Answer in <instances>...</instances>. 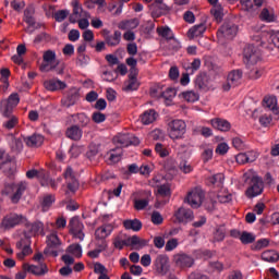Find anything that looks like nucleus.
Masks as SVG:
<instances>
[{
    "label": "nucleus",
    "mask_w": 279,
    "mask_h": 279,
    "mask_svg": "<svg viewBox=\"0 0 279 279\" xmlns=\"http://www.w3.org/2000/svg\"><path fill=\"white\" fill-rule=\"evenodd\" d=\"M43 171L44 170H36V169H32L28 170L26 172V178H28V180H34V178H37V180H39V178H43Z\"/></svg>",
    "instance_id": "bf43d9fd"
},
{
    "label": "nucleus",
    "mask_w": 279,
    "mask_h": 279,
    "mask_svg": "<svg viewBox=\"0 0 279 279\" xmlns=\"http://www.w3.org/2000/svg\"><path fill=\"white\" fill-rule=\"evenodd\" d=\"M173 259L177 267L180 269H190V267L195 265V258L184 252L175 254Z\"/></svg>",
    "instance_id": "1a4fd4ad"
},
{
    "label": "nucleus",
    "mask_w": 279,
    "mask_h": 279,
    "mask_svg": "<svg viewBox=\"0 0 279 279\" xmlns=\"http://www.w3.org/2000/svg\"><path fill=\"white\" fill-rule=\"evenodd\" d=\"M84 223L80 221V216H74L71 219V234L73 239H78L80 241H84Z\"/></svg>",
    "instance_id": "f8f14e48"
},
{
    "label": "nucleus",
    "mask_w": 279,
    "mask_h": 279,
    "mask_svg": "<svg viewBox=\"0 0 279 279\" xmlns=\"http://www.w3.org/2000/svg\"><path fill=\"white\" fill-rule=\"evenodd\" d=\"M102 80L105 82H114V80H117V73L116 72H108V71H105L102 73Z\"/></svg>",
    "instance_id": "338daca9"
},
{
    "label": "nucleus",
    "mask_w": 279,
    "mask_h": 279,
    "mask_svg": "<svg viewBox=\"0 0 279 279\" xmlns=\"http://www.w3.org/2000/svg\"><path fill=\"white\" fill-rule=\"evenodd\" d=\"M265 190V185L263 183V178L258 175H253L250 181V186L247 187L245 195L248 199H253V197H258V195H263V191Z\"/></svg>",
    "instance_id": "7ed1b4c3"
},
{
    "label": "nucleus",
    "mask_w": 279,
    "mask_h": 279,
    "mask_svg": "<svg viewBox=\"0 0 279 279\" xmlns=\"http://www.w3.org/2000/svg\"><path fill=\"white\" fill-rule=\"evenodd\" d=\"M204 190L199 187L193 189L191 192H189L185 202L192 207V208H199L202 206V203L204 202Z\"/></svg>",
    "instance_id": "20e7f679"
},
{
    "label": "nucleus",
    "mask_w": 279,
    "mask_h": 279,
    "mask_svg": "<svg viewBox=\"0 0 279 279\" xmlns=\"http://www.w3.org/2000/svg\"><path fill=\"white\" fill-rule=\"evenodd\" d=\"M208 186H221L223 184V173H217L207 178Z\"/></svg>",
    "instance_id": "c9c22d12"
},
{
    "label": "nucleus",
    "mask_w": 279,
    "mask_h": 279,
    "mask_svg": "<svg viewBox=\"0 0 279 279\" xmlns=\"http://www.w3.org/2000/svg\"><path fill=\"white\" fill-rule=\"evenodd\" d=\"M264 108H268L274 114H279L278 100L274 96L264 98Z\"/></svg>",
    "instance_id": "cd10ccee"
},
{
    "label": "nucleus",
    "mask_w": 279,
    "mask_h": 279,
    "mask_svg": "<svg viewBox=\"0 0 279 279\" xmlns=\"http://www.w3.org/2000/svg\"><path fill=\"white\" fill-rule=\"evenodd\" d=\"M82 138V130L78 126L71 128V141H80Z\"/></svg>",
    "instance_id": "5fc2aeb1"
},
{
    "label": "nucleus",
    "mask_w": 279,
    "mask_h": 279,
    "mask_svg": "<svg viewBox=\"0 0 279 279\" xmlns=\"http://www.w3.org/2000/svg\"><path fill=\"white\" fill-rule=\"evenodd\" d=\"M60 245V239L58 238V234L52 233L48 236V248L53 250Z\"/></svg>",
    "instance_id": "a18cd8bd"
},
{
    "label": "nucleus",
    "mask_w": 279,
    "mask_h": 279,
    "mask_svg": "<svg viewBox=\"0 0 279 279\" xmlns=\"http://www.w3.org/2000/svg\"><path fill=\"white\" fill-rule=\"evenodd\" d=\"M243 71L232 70L227 76V83L222 85L223 90L228 92L230 88H236L241 84Z\"/></svg>",
    "instance_id": "0eeeda50"
},
{
    "label": "nucleus",
    "mask_w": 279,
    "mask_h": 279,
    "mask_svg": "<svg viewBox=\"0 0 279 279\" xmlns=\"http://www.w3.org/2000/svg\"><path fill=\"white\" fill-rule=\"evenodd\" d=\"M229 149H230V146H228V144L220 143L216 147V154H218L219 156H226Z\"/></svg>",
    "instance_id": "13d9d810"
},
{
    "label": "nucleus",
    "mask_w": 279,
    "mask_h": 279,
    "mask_svg": "<svg viewBox=\"0 0 279 279\" xmlns=\"http://www.w3.org/2000/svg\"><path fill=\"white\" fill-rule=\"evenodd\" d=\"M245 64H256L260 60V52L254 45H247L243 51Z\"/></svg>",
    "instance_id": "9b49d317"
},
{
    "label": "nucleus",
    "mask_w": 279,
    "mask_h": 279,
    "mask_svg": "<svg viewBox=\"0 0 279 279\" xmlns=\"http://www.w3.org/2000/svg\"><path fill=\"white\" fill-rule=\"evenodd\" d=\"M259 19L266 23H274V21H276V15L269 12L268 9H263Z\"/></svg>",
    "instance_id": "a19ab883"
},
{
    "label": "nucleus",
    "mask_w": 279,
    "mask_h": 279,
    "mask_svg": "<svg viewBox=\"0 0 279 279\" xmlns=\"http://www.w3.org/2000/svg\"><path fill=\"white\" fill-rule=\"evenodd\" d=\"M92 121H94V123H104V121H106V116L99 111H95L92 114Z\"/></svg>",
    "instance_id": "e2e57ef3"
},
{
    "label": "nucleus",
    "mask_w": 279,
    "mask_h": 279,
    "mask_svg": "<svg viewBox=\"0 0 279 279\" xmlns=\"http://www.w3.org/2000/svg\"><path fill=\"white\" fill-rule=\"evenodd\" d=\"M157 33L166 40H173V31L169 26L157 28Z\"/></svg>",
    "instance_id": "ea45409f"
},
{
    "label": "nucleus",
    "mask_w": 279,
    "mask_h": 279,
    "mask_svg": "<svg viewBox=\"0 0 279 279\" xmlns=\"http://www.w3.org/2000/svg\"><path fill=\"white\" fill-rule=\"evenodd\" d=\"M262 258H263L266 263H278L279 255H278V253H276L275 251H265V252L262 254Z\"/></svg>",
    "instance_id": "58836bf2"
},
{
    "label": "nucleus",
    "mask_w": 279,
    "mask_h": 279,
    "mask_svg": "<svg viewBox=\"0 0 279 279\" xmlns=\"http://www.w3.org/2000/svg\"><path fill=\"white\" fill-rule=\"evenodd\" d=\"M113 141L114 143L120 145V147H130V145H141V140H138V137L130 133L118 134L113 138Z\"/></svg>",
    "instance_id": "9d476101"
},
{
    "label": "nucleus",
    "mask_w": 279,
    "mask_h": 279,
    "mask_svg": "<svg viewBox=\"0 0 279 279\" xmlns=\"http://www.w3.org/2000/svg\"><path fill=\"white\" fill-rule=\"evenodd\" d=\"M210 123L215 130H219L220 132H230V128H232V124L228 120L221 118L211 119Z\"/></svg>",
    "instance_id": "aec40b11"
},
{
    "label": "nucleus",
    "mask_w": 279,
    "mask_h": 279,
    "mask_svg": "<svg viewBox=\"0 0 279 279\" xmlns=\"http://www.w3.org/2000/svg\"><path fill=\"white\" fill-rule=\"evenodd\" d=\"M206 33V24L201 23L198 25H194L193 27H191L187 32V37L193 39V38H199L202 36H204V34Z\"/></svg>",
    "instance_id": "5701e85b"
},
{
    "label": "nucleus",
    "mask_w": 279,
    "mask_h": 279,
    "mask_svg": "<svg viewBox=\"0 0 279 279\" xmlns=\"http://www.w3.org/2000/svg\"><path fill=\"white\" fill-rule=\"evenodd\" d=\"M269 245L268 239H260L256 242L255 245L252 246V250H255L256 252L263 250L264 247H267Z\"/></svg>",
    "instance_id": "603ef678"
},
{
    "label": "nucleus",
    "mask_w": 279,
    "mask_h": 279,
    "mask_svg": "<svg viewBox=\"0 0 279 279\" xmlns=\"http://www.w3.org/2000/svg\"><path fill=\"white\" fill-rule=\"evenodd\" d=\"M223 239H226V228L218 227L214 232V241H217L219 243L223 241Z\"/></svg>",
    "instance_id": "49530a36"
},
{
    "label": "nucleus",
    "mask_w": 279,
    "mask_h": 279,
    "mask_svg": "<svg viewBox=\"0 0 279 279\" xmlns=\"http://www.w3.org/2000/svg\"><path fill=\"white\" fill-rule=\"evenodd\" d=\"M121 156H123V148L117 147L109 151V161L117 163L121 161Z\"/></svg>",
    "instance_id": "f704fd0d"
},
{
    "label": "nucleus",
    "mask_w": 279,
    "mask_h": 279,
    "mask_svg": "<svg viewBox=\"0 0 279 279\" xmlns=\"http://www.w3.org/2000/svg\"><path fill=\"white\" fill-rule=\"evenodd\" d=\"M210 12L216 21H221L223 19V8L221 4L214 5Z\"/></svg>",
    "instance_id": "79ce46f5"
},
{
    "label": "nucleus",
    "mask_w": 279,
    "mask_h": 279,
    "mask_svg": "<svg viewBox=\"0 0 279 279\" xmlns=\"http://www.w3.org/2000/svg\"><path fill=\"white\" fill-rule=\"evenodd\" d=\"M88 19H90V16H83L78 21H76V23H78L80 29H87V27L90 25Z\"/></svg>",
    "instance_id": "69168bd1"
},
{
    "label": "nucleus",
    "mask_w": 279,
    "mask_h": 279,
    "mask_svg": "<svg viewBox=\"0 0 279 279\" xmlns=\"http://www.w3.org/2000/svg\"><path fill=\"white\" fill-rule=\"evenodd\" d=\"M177 95L178 90H175L173 87H168L165 92L161 93V97H163L166 101H172Z\"/></svg>",
    "instance_id": "37998d69"
},
{
    "label": "nucleus",
    "mask_w": 279,
    "mask_h": 279,
    "mask_svg": "<svg viewBox=\"0 0 279 279\" xmlns=\"http://www.w3.org/2000/svg\"><path fill=\"white\" fill-rule=\"evenodd\" d=\"M123 226L125 230H133V232H140L143 229V222L138 219L124 220Z\"/></svg>",
    "instance_id": "c756f323"
},
{
    "label": "nucleus",
    "mask_w": 279,
    "mask_h": 279,
    "mask_svg": "<svg viewBox=\"0 0 279 279\" xmlns=\"http://www.w3.org/2000/svg\"><path fill=\"white\" fill-rule=\"evenodd\" d=\"M44 86L46 88V90H62L64 88H66V84L62 81H53V80H50V81H46L44 82Z\"/></svg>",
    "instance_id": "a878e982"
},
{
    "label": "nucleus",
    "mask_w": 279,
    "mask_h": 279,
    "mask_svg": "<svg viewBox=\"0 0 279 279\" xmlns=\"http://www.w3.org/2000/svg\"><path fill=\"white\" fill-rule=\"evenodd\" d=\"M149 206V199L142 198V199H135L134 201V208L135 210H145L146 207Z\"/></svg>",
    "instance_id": "de8ad7c7"
},
{
    "label": "nucleus",
    "mask_w": 279,
    "mask_h": 279,
    "mask_svg": "<svg viewBox=\"0 0 279 279\" xmlns=\"http://www.w3.org/2000/svg\"><path fill=\"white\" fill-rule=\"evenodd\" d=\"M38 181L40 182L41 186H51V189L57 187L56 180L51 179L49 174L45 172V170L41 171V178H39Z\"/></svg>",
    "instance_id": "72a5a7b5"
},
{
    "label": "nucleus",
    "mask_w": 279,
    "mask_h": 279,
    "mask_svg": "<svg viewBox=\"0 0 279 279\" xmlns=\"http://www.w3.org/2000/svg\"><path fill=\"white\" fill-rule=\"evenodd\" d=\"M239 32V26L234 23L228 22L225 23L219 29H218V36H223L228 40H232L234 36H236Z\"/></svg>",
    "instance_id": "ddd939ff"
},
{
    "label": "nucleus",
    "mask_w": 279,
    "mask_h": 279,
    "mask_svg": "<svg viewBox=\"0 0 279 279\" xmlns=\"http://www.w3.org/2000/svg\"><path fill=\"white\" fill-rule=\"evenodd\" d=\"M99 154V148L97 146H90L86 156L89 160H95V157Z\"/></svg>",
    "instance_id": "774afa93"
},
{
    "label": "nucleus",
    "mask_w": 279,
    "mask_h": 279,
    "mask_svg": "<svg viewBox=\"0 0 279 279\" xmlns=\"http://www.w3.org/2000/svg\"><path fill=\"white\" fill-rule=\"evenodd\" d=\"M168 132L172 141L182 138L186 134V122L183 120H172L168 123Z\"/></svg>",
    "instance_id": "f03ea898"
},
{
    "label": "nucleus",
    "mask_w": 279,
    "mask_h": 279,
    "mask_svg": "<svg viewBox=\"0 0 279 279\" xmlns=\"http://www.w3.org/2000/svg\"><path fill=\"white\" fill-rule=\"evenodd\" d=\"M240 241L242 245H250L256 241V235L254 233H250L247 231H243L240 235Z\"/></svg>",
    "instance_id": "4c0bfd02"
},
{
    "label": "nucleus",
    "mask_w": 279,
    "mask_h": 279,
    "mask_svg": "<svg viewBox=\"0 0 279 279\" xmlns=\"http://www.w3.org/2000/svg\"><path fill=\"white\" fill-rule=\"evenodd\" d=\"M106 43L109 47H117L121 43L120 31H114L113 35H108L106 37Z\"/></svg>",
    "instance_id": "473e14b6"
},
{
    "label": "nucleus",
    "mask_w": 279,
    "mask_h": 279,
    "mask_svg": "<svg viewBox=\"0 0 279 279\" xmlns=\"http://www.w3.org/2000/svg\"><path fill=\"white\" fill-rule=\"evenodd\" d=\"M178 245H179L178 239L172 238L167 241L165 250H166V252H173V250H175L178 247Z\"/></svg>",
    "instance_id": "864d4df0"
},
{
    "label": "nucleus",
    "mask_w": 279,
    "mask_h": 279,
    "mask_svg": "<svg viewBox=\"0 0 279 279\" xmlns=\"http://www.w3.org/2000/svg\"><path fill=\"white\" fill-rule=\"evenodd\" d=\"M138 86H141V84H138L136 76L131 75L128 83H125L123 90L125 93H131L132 90H138Z\"/></svg>",
    "instance_id": "2f4dec72"
},
{
    "label": "nucleus",
    "mask_w": 279,
    "mask_h": 279,
    "mask_svg": "<svg viewBox=\"0 0 279 279\" xmlns=\"http://www.w3.org/2000/svg\"><path fill=\"white\" fill-rule=\"evenodd\" d=\"M155 151L160 156V158H167V156H169V150H167L160 143L155 145Z\"/></svg>",
    "instance_id": "3c124183"
},
{
    "label": "nucleus",
    "mask_w": 279,
    "mask_h": 279,
    "mask_svg": "<svg viewBox=\"0 0 279 279\" xmlns=\"http://www.w3.org/2000/svg\"><path fill=\"white\" fill-rule=\"evenodd\" d=\"M179 169L183 173H191L193 171V166H191L189 161L183 160L179 163Z\"/></svg>",
    "instance_id": "680f3d73"
},
{
    "label": "nucleus",
    "mask_w": 279,
    "mask_h": 279,
    "mask_svg": "<svg viewBox=\"0 0 279 279\" xmlns=\"http://www.w3.org/2000/svg\"><path fill=\"white\" fill-rule=\"evenodd\" d=\"M88 62H90V57L86 56L85 53L78 54L77 64L80 66H86V64H88Z\"/></svg>",
    "instance_id": "0e129e2a"
},
{
    "label": "nucleus",
    "mask_w": 279,
    "mask_h": 279,
    "mask_svg": "<svg viewBox=\"0 0 279 279\" xmlns=\"http://www.w3.org/2000/svg\"><path fill=\"white\" fill-rule=\"evenodd\" d=\"M179 97H182V99H184L189 104H195V101L199 100V94L193 90L182 92L181 94H179Z\"/></svg>",
    "instance_id": "7c9ffc66"
},
{
    "label": "nucleus",
    "mask_w": 279,
    "mask_h": 279,
    "mask_svg": "<svg viewBox=\"0 0 279 279\" xmlns=\"http://www.w3.org/2000/svg\"><path fill=\"white\" fill-rule=\"evenodd\" d=\"M268 43V45L262 44V47H264V49H267L268 51H274V47L279 49V31L269 34Z\"/></svg>",
    "instance_id": "b1692460"
},
{
    "label": "nucleus",
    "mask_w": 279,
    "mask_h": 279,
    "mask_svg": "<svg viewBox=\"0 0 279 279\" xmlns=\"http://www.w3.org/2000/svg\"><path fill=\"white\" fill-rule=\"evenodd\" d=\"M112 230H114V227H112V225H102L101 227L96 229L95 236L96 239L104 241L105 239H108L110 234H112Z\"/></svg>",
    "instance_id": "412c9836"
},
{
    "label": "nucleus",
    "mask_w": 279,
    "mask_h": 279,
    "mask_svg": "<svg viewBox=\"0 0 279 279\" xmlns=\"http://www.w3.org/2000/svg\"><path fill=\"white\" fill-rule=\"evenodd\" d=\"M71 255L75 258H82V245L78 243L71 244Z\"/></svg>",
    "instance_id": "8fccbe9b"
},
{
    "label": "nucleus",
    "mask_w": 279,
    "mask_h": 279,
    "mask_svg": "<svg viewBox=\"0 0 279 279\" xmlns=\"http://www.w3.org/2000/svg\"><path fill=\"white\" fill-rule=\"evenodd\" d=\"M174 217L179 223H184L186 221H192L193 219V210L186 209L184 207H180L175 214Z\"/></svg>",
    "instance_id": "6ab92c4d"
},
{
    "label": "nucleus",
    "mask_w": 279,
    "mask_h": 279,
    "mask_svg": "<svg viewBox=\"0 0 279 279\" xmlns=\"http://www.w3.org/2000/svg\"><path fill=\"white\" fill-rule=\"evenodd\" d=\"M23 269L24 271H28V274H33V276H45V274H48L49 271L46 264H40L38 266L24 264Z\"/></svg>",
    "instance_id": "a211bd4d"
},
{
    "label": "nucleus",
    "mask_w": 279,
    "mask_h": 279,
    "mask_svg": "<svg viewBox=\"0 0 279 279\" xmlns=\"http://www.w3.org/2000/svg\"><path fill=\"white\" fill-rule=\"evenodd\" d=\"M34 14H36V9L34 5H28L24 10V21L27 23L28 27H34V25H36V19H34Z\"/></svg>",
    "instance_id": "393cba45"
},
{
    "label": "nucleus",
    "mask_w": 279,
    "mask_h": 279,
    "mask_svg": "<svg viewBox=\"0 0 279 279\" xmlns=\"http://www.w3.org/2000/svg\"><path fill=\"white\" fill-rule=\"evenodd\" d=\"M84 16H90V13H88V11H84L82 4H80L77 0L72 1L71 23H77V21Z\"/></svg>",
    "instance_id": "2eb2a0df"
},
{
    "label": "nucleus",
    "mask_w": 279,
    "mask_h": 279,
    "mask_svg": "<svg viewBox=\"0 0 279 279\" xmlns=\"http://www.w3.org/2000/svg\"><path fill=\"white\" fill-rule=\"evenodd\" d=\"M113 245L117 250H123L125 245H138L140 247H145V245H147V241L141 240L137 235H133L128 240H121L118 238L114 240Z\"/></svg>",
    "instance_id": "423d86ee"
},
{
    "label": "nucleus",
    "mask_w": 279,
    "mask_h": 279,
    "mask_svg": "<svg viewBox=\"0 0 279 279\" xmlns=\"http://www.w3.org/2000/svg\"><path fill=\"white\" fill-rule=\"evenodd\" d=\"M21 221H22L21 216L16 215V214H11L9 216H5L2 219L0 228H2V230H10L11 228H14V226H19V223H21Z\"/></svg>",
    "instance_id": "f3484780"
},
{
    "label": "nucleus",
    "mask_w": 279,
    "mask_h": 279,
    "mask_svg": "<svg viewBox=\"0 0 279 279\" xmlns=\"http://www.w3.org/2000/svg\"><path fill=\"white\" fill-rule=\"evenodd\" d=\"M158 113L156 112V110L149 109L142 114L141 121L143 125H150V123H154V121H156Z\"/></svg>",
    "instance_id": "bb28decb"
},
{
    "label": "nucleus",
    "mask_w": 279,
    "mask_h": 279,
    "mask_svg": "<svg viewBox=\"0 0 279 279\" xmlns=\"http://www.w3.org/2000/svg\"><path fill=\"white\" fill-rule=\"evenodd\" d=\"M65 65L61 63L60 60L56 57V51L46 50L43 54V62L39 65V71L41 73H51L53 71L57 75L64 74Z\"/></svg>",
    "instance_id": "f257e3e1"
},
{
    "label": "nucleus",
    "mask_w": 279,
    "mask_h": 279,
    "mask_svg": "<svg viewBox=\"0 0 279 279\" xmlns=\"http://www.w3.org/2000/svg\"><path fill=\"white\" fill-rule=\"evenodd\" d=\"M163 0H155L151 4H149V10L153 19H160V16L165 14H169L171 8L167 5Z\"/></svg>",
    "instance_id": "39448f33"
},
{
    "label": "nucleus",
    "mask_w": 279,
    "mask_h": 279,
    "mask_svg": "<svg viewBox=\"0 0 279 279\" xmlns=\"http://www.w3.org/2000/svg\"><path fill=\"white\" fill-rule=\"evenodd\" d=\"M24 143H26L27 147H40L45 143V137L40 134H33L24 137Z\"/></svg>",
    "instance_id": "4be33fe9"
},
{
    "label": "nucleus",
    "mask_w": 279,
    "mask_h": 279,
    "mask_svg": "<svg viewBox=\"0 0 279 279\" xmlns=\"http://www.w3.org/2000/svg\"><path fill=\"white\" fill-rule=\"evenodd\" d=\"M56 202V195L53 194H47L41 199V208L45 211H47L48 208H51L53 203Z\"/></svg>",
    "instance_id": "e433bc0d"
},
{
    "label": "nucleus",
    "mask_w": 279,
    "mask_h": 279,
    "mask_svg": "<svg viewBox=\"0 0 279 279\" xmlns=\"http://www.w3.org/2000/svg\"><path fill=\"white\" fill-rule=\"evenodd\" d=\"M158 195L161 197H171V185L162 184L157 187Z\"/></svg>",
    "instance_id": "c03bdc74"
},
{
    "label": "nucleus",
    "mask_w": 279,
    "mask_h": 279,
    "mask_svg": "<svg viewBox=\"0 0 279 279\" xmlns=\"http://www.w3.org/2000/svg\"><path fill=\"white\" fill-rule=\"evenodd\" d=\"M271 121H274L271 114L265 113L259 118V123L260 125H263V128H267L268 125H270Z\"/></svg>",
    "instance_id": "052dcab7"
},
{
    "label": "nucleus",
    "mask_w": 279,
    "mask_h": 279,
    "mask_svg": "<svg viewBox=\"0 0 279 279\" xmlns=\"http://www.w3.org/2000/svg\"><path fill=\"white\" fill-rule=\"evenodd\" d=\"M201 66H202V60L199 58H196L191 62V66L187 68V71L189 73H191V75H193L195 71H199Z\"/></svg>",
    "instance_id": "09e8293b"
},
{
    "label": "nucleus",
    "mask_w": 279,
    "mask_h": 279,
    "mask_svg": "<svg viewBox=\"0 0 279 279\" xmlns=\"http://www.w3.org/2000/svg\"><path fill=\"white\" fill-rule=\"evenodd\" d=\"M21 98L19 94L14 93L9 96L7 100L1 101L2 112L4 117H10L12 114V110L19 106Z\"/></svg>",
    "instance_id": "6e6552de"
},
{
    "label": "nucleus",
    "mask_w": 279,
    "mask_h": 279,
    "mask_svg": "<svg viewBox=\"0 0 279 279\" xmlns=\"http://www.w3.org/2000/svg\"><path fill=\"white\" fill-rule=\"evenodd\" d=\"M69 16V11L66 10H59L54 13L53 17L58 23H62Z\"/></svg>",
    "instance_id": "6e6d98bb"
},
{
    "label": "nucleus",
    "mask_w": 279,
    "mask_h": 279,
    "mask_svg": "<svg viewBox=\"0 0 279 279\" xmlns=\"http://www.w3.org/2000/svg\"><path fill=\"white\" fill-rule=\"evenodd\" d=\"M25 191H27V182L23 181V182L17 184V190L12 195L11 202L13 204H19V202H20L21 197L23 196V193H25Z\"/></svg>",
    "instance_id": "c85d7f7f"
},
{
    "label": "nucleus",
    "mask_w": 279,
    "mask_h": 279,
    "mask_svg": "<svg viewBox=\"0 0 279 279\" xmlns=\"http://www.w3.org/2000/svg\"><path fill=\"white\" fill-rule=\"evenodd\" d=\"M155 269L158 274L165 276L169 271V256L166 254L158 255L154 262Z\"/></svg>",
    "instance_id": "4468645a"
},
{
    "label": "nucleus",
    "mask_w": 279,
    "mask_h": 279,
    "mask_svg": "<svg viewBox=\"0 0 279 279\" xmlns=\"http://www.w3.org/2000/svg\"><path fill=\"white\" fill-rule=\"evenodd\" d=\"M1 171L8 175V178L16 173V160L14 157H7V159L0 163Z\"/></svg>",
    "instance_id": "dca6fc26"
},
{
    "label": "nucleus",
    "mask_w": 279,
    "mask_h": 279,
    "mask_svg": "<svg viewBox=\"0 0 279 279\" xmlns=\"http://www.w3.org/2000/svg\"><path fill=\"white\" fill-rule=\"evenodd\" d=\"M151 221L154 226H160L162 221H165V218H162V215L160 214V211H153Z\"/></svg>",
    "instance_id": "4d7b16f0"
}]
</instances>
